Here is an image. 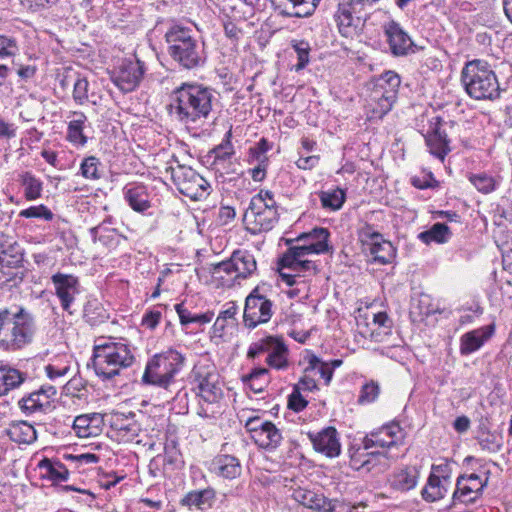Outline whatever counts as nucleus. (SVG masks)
I'll return each mask as SVG.
<instances>
[{"label":"nucleus","instance_id":"f704fd0d","mask_svg":"<svg viewBox=\"0 0 512 512\" xmlns=\"http://www.w3.org/2000/svg\"><path fill=\"white\" fill-rule=\"evenodd\" d=\"M472 185L483 194L492 193L501 182V177H493L485 172L470 174L468 177Z\"/></svg>","mask_w":512,"mask_h":512},{"label":"nucleus","instance_id":"0e129e2a","mask_svg":"<svg viewBox=\"0 0 512 512\" xmlns=\"http://www.w3.org/2000/svg\"><path fill=\"white\" fill-rule=\"evenodd\" d=\"M316 386V381L313 379V377H311L309 373H305V375L294 386V388L299 391H312L316 388Z\"/></svg>","mask_w":512,"mask_h":512},{"label":"nucleus","instance_id":"3c124183","mask_svg":"<svg viewBox=\"0 0 512 512\" xmlns=\"http://www.w3.org/2000/svg\"><path fill=\"white\" fill-rule=\"evenodd\" d=\"M18 52L19 47L15 38L0 35V60L14 57Z\"/></svg>","mask_w":512,"mask_h":512},{"label":"nucleus","instance_id":"774afa93","mask_svg":"<svg viewBox=\"0 0 512 512\" xmlns=\"http://www.w3.org/2000/svg\"><path fill=\"white\" fill-rule=\"evenodd\" d=\"M175 309L182 325H188L193 322L194 315L183 304H177Z\"/></svg>","mask_w":512,"mask_h":512},{"label":"nucleus","instance_id":"b1692460","mask_svg":"<svg viewBox=\"0 0 512 512\" xmlns=\"http://www.w3.org/2000/svg\"><path fill=\"white\" fill-rule=\"evenodd\" d=\"M104 426V417L100 413L82 414L73 420V430L79 438L100 435Z\"/></svg>","mask_w":512,"mask_h":512},{"label":"nucleus","instance_id":"393cba45","mask_svg":"<svg viewBox=\"0 0 512 512\" xmlns=\"http://www.w3.org/2000/svg\"><path fill=\"white\" fill-rule=\"evenodd\" d=\"M199 395L209 403H214L222 396L219 375L214 371L197 372Z\"/></svg>","mask_w":512,"mask_h":512},{"label":"nucleus","instance_id":"4d7b16f0","mask_svg":"<svg viewBox=\"0 0 512 512\" xmlns=\"http://www.w3.org/2000/svg\"><path fill=\"white\" fill-rule=\"evenodd\" d=\"M411 183L414 187L419 189L431 188L437 184L432 173H424L422 176H413Z\"/></svg>","mask_w":512,"mask_h":512},{"label":"nucleus","instance_id":"052dcab7","mask_svg":"<svg viewBox=\"0 0 512 512\" xmlns=\"http://www.w3.org/2000/svg\"><path fill=\"white\" fill-rule=\"evenodd\" d=\"M157 458L162 459L164 464L168 463L177 467L183 463L180 450H164V453L157 455Z\"/></svg>","mask_w":512,"mask_h":512},{"label":"nucleus","instance_id":"20e7f679","mask_svg":"<svg viewBox=\"0 0 512 512\" xmlns=\"http://www.w3.org/2000/svg\"><path fill=\"white\" fill-rule=\"evenodd\" d=\"M134 361V354L126 343L108 340L94 346L93 366L96 374L103 379L119 375Z\"/></svg>","mask_w":512,"mask_h":512},{"label":"nucleus","instance_id":"09e8293b","mask_svg":"<svg viewBox=\"0 0 512 512\" xmlns=\"http://www.w3.org/2000/svg\"><path fill=\"white\" fill-rule=\"evenodd\" d=\"M380 393L379 384L373 380L364 384L361 388L360 395L358 398L359 404H370L374 402Z\"/></svg>","mask_w":512,"mask_h":512},{"label":"nucleus","instance_id":"4468645a","mask_svg":"<svg viewBox=\"0 0 512 512\" xmlns=\"http://www.w3.org/2000/svg\"><path fill=\"white\" fill-rule=\"evenodd\" d=\"M272 302L255 289L246 298L244 308V324L248 328H255L259 324L267 323L273 314Z\"/></svg>","mask_w":512,"mask_h":512},{"label":"nucleus","instance_id":"9b49d317","mask_svg":"<svg viewBox=\"0 0 512 512\" xmlns=\"http://www.w3.org/2000/svg\"><path fill=\"white\" fill-rule=\"evenodd\" d=\"M256 260L248 251L237 250L233 252L229 260L216 264L213 274L224 278V274L230 276L231 280L247 278L256 271Z\"/></svg>","mask_w":512,"mask_h":512},{"label":"nucleus","instance_id":"dca6fc26","mask_svg":"<svg viewBox=\"0 0 512 512\" xmlns=\"http://www.w3.org/2000/svg\"><path fill=\"white\" fill-rule=\"evenodd\" d=\"M145 68L140 60H124L113 76V82L123 92L133 91L141 82Z\"/></svg>","mask_w":512,"mask_h":512},{"label":"nucleus","instance_id":"412c9836","mask_svg":"<svg viewBox=\"0 0 512 512\" xmlns=\"http://www.w3.org/2000/svg\"><path fill=\"white\" fill-rule=\"evenodd\" d=\"M330 233L326 228H314L309 232L300 234L294 243L301 244L313 255L329 252L332 247L328 244Z\"/></svg>","mask_w":512,"mask_h":512},{"label":"nucleus","instance_id":"a19ab883","mask_svg":"<svg viewBox=\"0 0 512 512\" xmlns=\"http://www.w3.org/2000/svg\"><path fill=\"white\" fill-rule=\"evenodd\" d=\"M41 469H45V476L53 481L61 482L68 478V469L58 461L44 459L39 463Z\"/></svg>","mask_w":512,"mask_h":512},{"label":"nucleus","instance_id":"2eb2a0df","mask_svg":"<svg viewBox=\"0 0 512 512\" xmlns=\"http://www.w3.org/2000/svg\"><path fill=\"white\" fill-rule=\"evenodd\" d=\"M262 353L267 354L266 363L271 368L280 370L288 366V349L280 339L271 336L262 339L249 349L248 356L254 358Z\"/></svg>","mask_w":512,"mask_h":512},{"label":"nucleus","instance_id":"49530a36","mask_svg":"<svg viewBox=\"0 0 512 512\" xmlns=\"http://www.w3.org/2000/svg\"><path fill=\"white\" fill-rule=\"evenodd\" d=\"M11 439L19 444H32L36 440V431L33 426L23 423L10 430Z\"/></svg>","mask_w":512,"mask_h":512},{"label":"nucleus","instance_id":"a18cd8bd","mask_svg":"<svg viewBox=\"0 0 512 512\" xmlns=\"http://www.w3.org/2000/svg\"><path fill=\"white\" fill-rule=\"evenodd\" d=\"M23 261V253L18 245H11L0 251L1 267H18Z\"/></svg>","mask_w":512,"mask_h":512},{"label":"nucleus","instance_id":"c03bdc74","mask_svg":"<svg viewBox=\"0 0 512 512\" xmlns=\"http://www.w3.org/2000/svg\"><path fill=\"white\" fill-rule=\"evenodd\" d=\"M321 204L324 208L330 210H338L345 201V193L337 188L333 190L323 191L320 194Z\"/></svg>","mask_w":512,"mask_h":512},{"label":"nucleus","instance_id":"79ce46f5","mask_svg":"<svg viewBox=\"0 0 512 512\" xmlns=\"http://www.w3.org/2000/svg\"><path fill=\"white\" fill-rule=\"evenodd\" d=\"M450 235L449 227L446 224L435 223L429 230L420 233L419 238L425 243H430L431 241L444 243L448 241Z\"/></svg>","mask_w":512,"mask_h":512},{"label":"nucleus","instance_id":"e2e57ef3","mask_svg":"<svg viewBox=\"0 0 512 512\" xmlns=\"http://www.w3.org/2000/svg\"><path fill=\"white\" fill-rule=\"evenodd\" d=\"M269 149L268 142L265 139H261L256 147L250 149L253 157L256 158L258 162H264L266 160L265 152Z\"/></svg>","mask_w":512,"mask_h":512},{"label":"nucleus","instance_id":"5701e85b","mask_svg":"<svg viewBox=\"0 0 512 512\" xmlns=\"http://www.w3.org/2000/svg\"><path fill=\"white\" fill-rule=\"evenodd\" d=\"M433 120L431 122V129L425 138L426 144L432 155L444 161L445 156L450 152L449 140L445 131L441 129L440 118L435 117Z\"/></svg>","mask_w":512,"mask_h":512},{"label":"nucleus","instance_id":"ddd939ff","mask_svg":"<svg viewBox=\"0 0 512 512\" xmlns=\"http://www.w3.org/2000/svg\"><path fill=\"white\" fill-rule=\"evenodd\" d=\"M488 478H482L476 473L461 475L456 482V489L452 495L450 509H455L458 504H471L482 495Z\"/></svg>","mask_w":512,"mask_h":512},{"label":"nucleus","instance_id":"473e14b6","mask_svg":"<svg viewBox=\"0 0 512 512\" xmlns=\"http://www.w3.org/2000/svg\"><path fill=\"white\" fill-rule=\"evenodd\" d=\"M247 427L252 431L261 430V433L266 435L269 440L266 444H261V448H268L271 445H278L281 439V435L275 425L268 421H260L258 418L250 419L247 422Z\"/></svg>","mask_w":512,"mask_h":512},{"label":"nucleus","instance_id":"603ef678","mask_svg":"<svg viewBox=\"0 0 512 512\" xmlns=\"http://www.w3.org/2000/svg\"><path fill=\"white\" fill-rule=\"evenodd\" d=\"M84 318L91 324L104 319L105 315L102 306L97 301H89L84 307Z\"/></svg>","mask_w":512,"mask_h":512},{"label":"nucleus","instance_id":"69168bd1","mask_svg":"<svg viewBox=\"0 0 512 512\" xmlns=\"http://www.w3.org/2000/svg\"><path fill=\"white\" fill-rule=\"evenodd\" d=\"M12 69L14 67H17V74L18 76L21 78V79H30L32 78L35 73H36V68L34 66H30V65H19V64H16L14 61H12Z\"/></svg>","mask_w":512,"mask_h":512},{"label":"nucleus","instance_id":"a211bd4d","mask_svg":"<svg viewBox=\"0 0 512 512\" xmlns=\"http://www.w3.org/2000/svg\"><path fill=\"white\" fill-rule=\"evenodd\" d=\"M404 439L405 433L399 424L391 423L367 436L364 440V448L401 446L405 444Z\"/></svg>","mask_w":512,"mask_h":512},{"label":"nucleus","instance_id":"6e6552de","mask_svg":"<svg viewBox=\"0 0 512 512\" xmlns=\"http://www.w3.org/2000/svg\"><path fill=\"white\" fill-rule=\"evenodd\" d=\"M313 255L301 244L295 243L292 245L280 258V265L282 270L288 272H281V277L289 285L295 284L296 278L311 277L317 274L318 268L316 263L309 258Z\"/></svg>","mask_w":512,"mask_h":512},{"label":"nucleus","instance_id":"2f4dec72","mask_svg":"<svg viewBox=\"0 0 512 512\" xmlns=\"http://www.w3.org/2000/svg\"><path fill=\"white\" fill-rule=\"evenodd\" d=\"M292 498L306 508L317 510L323 508L325 496L314 491L298 487L293 490Z\"/></svg>","mask_w":512,"mask_h":512},{"label":"nucleus","instance_id":"37998d69","mask_svg":"<svg viewBox=\"0 0 512 512\" xmlns=\"http://www.w3.org/2000/svg\"><path fill=\"white\" fill-rule=\"evenodd\" d=\"M21 184L25 189L27 200H36L41 197L42 182L30 172H24L20 175Z\"/></svg>","mask_w":512,"mask_h":512},{"label":"nucleus","instance_id":"f3484780","mask_svg":"<svg viewBox=\"0 0 512 512\" xmlns=\"http://www.w3.org/2000/svg\"><path fill=\"white\" fill-rule=\"evenodd\" d=\"M363 242H367L370 246V254L374 261L380 264H387L392 261L395 250L391 242L382 238V235L373 231L372 227L366 226L360 233Z\"/></svg>","mask_w":512,"mask_h":512},{"label":"nucleus","instance_id":"7ed1b4c3","mask_svg":"<svg viewBox=\"0 0 512 512\" xmlns=\"http://www.w3.org/2000/svg\"><path fill=\"white\" fill-rule=\"evenodd\" d=\"M34 321L24 309L11 311L7 308L0 310V349L16 351L32 341Z\"/></svg>","mask_w":512,"mask_h":512},{"label":"nucleus","instance_id":"9d476101","mask_svg":"<svg viewBox=\"0 0 512 512\" xmlns=\"http://www.w3.org/2000/svg\"><path fill=\"white\" fill-rule=\"evenodd\" d=\"M167 172H170L171 179L183 195L199 200L209 194V183L191 167L177 164L169 167Z\"/></svg>","mask_w":512,"mask_h":512},{"label":"nucleus","instance_id":"bf43d9fd","mask_svg":"<svg viewBox=\"0 0 512 512\" xmlns=\"http://www.w3.org/2000/svg\"><path fill=\"white\" fill-rule=\"evenodd\" d=\"M212 152L215 154L216 161H225L234 154L233 146L229 140L215 147Z\"/></svg>","mask_w":512,"mask_h":512},{"label":"nucleus","instance_id":"13d9d810","mask_svg":"<svg viewBox=\"0 0 512 512\" xmlns=\"http://www.w3.org/2000/svg\"><path fill=\"white\" fill-rule=\"evenodd\" d=\"M307 404H308V402L301 395V391L294 388L293 392L289 396V400H288L289 408H291L292 410H294L296 412H299V411H302L307 406Z\"/></svg>","mask_w":512,"mask_h":512},{"label":"nucleus","instance_id":"c756f323","mask_svg":"<svg viewBox=\"0 0 512 512\" xmlns=\"http://www.w3.org/2000/svg\"><path fill=\"white\" fill-rule=\"evenodd\" d=\"M215 496V491L212 488L195 490L187 493L181 499L180 504L188 508L196 507L197 509L204 510L212 506Z\"/></svg>","mask_w":512,"mask_h":512},{"label":"nucleus","instance_id":"de8ad7c7","mask_svg":"<svg viewBox=\"0 0 512 512\" xmlns=\"http://www.w3.org/2000/svg\"><path fill=\"white\" fill-rule=\"evenodd\" d=\"M400 86V77L393 71H387L381 75L374 87H381L385 92H392L397 96V90Z\"/></svg>","mask_w":512,"mask_h":512},{"label":"nucleus","instance_id":"c85d7f7f","mask_svg":"<svg viewBox=\"0 0 512 512\" xmlns=\"http://www.w3.org/2000/svg\"><path fill=\"white\" fill-rule=\"evenodd\" d=\"M211 469L218 475L234 479L241 474V465L239 460L231 455H221L216 457L211 463Z\"/></svg>","mask_w":512,"mask_h":512},{"label":"nucleus","instance_id":"f257e3e1","mask_svg":"<svg viewBox=\"0 0 512 512\" xmlns=\"http://www.w3.org/2000/svg\"><path fill=\"white\" fill-rule=\"evenodd\" d=\"M212 92L201 85L183 83L172 93L170 113L181 123L199 125L212 110Z\"/></svg>","mask_w":512,"mask_h":512},{"label":"nucleus","instance_id":"0eeeda50","mask_svg":"<svg viewBox=\"0 0 512 512\" xmlns=\"http://www.w3.org/2000/svg\"><path fill=\"white\" fill-rule=\"evenodd\" d=\"M184 361V356L175 350L157 354L147 363L143 381L167 388L173 382L174 376L183 367Z\"/></svg>","mask_w":512,"mask_h":512},{"label":"nucleus","instance_id":"c9c22d12","mask_svg":"<svg viewBox=\"0 0 512 512\" xmlns=\"http://www.w3.org/2000/svg\"><path fill=\"white\" fill-rule=\"evenodd\" d=\"M87 118L82 112H73L72 119L68 125V139L69 141L84 145L87 138L83 134V127Z\"/></svg>","mask_w":512,"mask_h":512},{"label":"nucleus","instance_id":"58836bf2","mask_svg":"<svg viewBox=\"0 0 512 512\" xmlns=\"http://www.w3.org/2000/svg\"><path fill=\"white\" fill-rule=\"evenodd\" d=\"M417 480V469L415 467H409L397 472L394 475L392 485L398 490L408 491L416 486Z\"/></svg>","mask_w":512,"mask_h":512},{"label":"nucleus","instance_id":"864d4df0","mask_svg":"<svg viewBox=\"0 0 512 512\" xmlns=\"http://www.w3.org/2000/svg\"><path fill=\"white\" fill-rule=\"evenodd\" d=\"M20 216L25 218H44L51 220L53 217L52 212L44 205L32 206L20 212Z\"/></svg>","mask_w":512,"mask_h":512},{"label":"nucleus","instance_id":"4be33fe9","mask_svg":"<svg viewBox=\"0 0 512 512\" xmlns=\"http://www.w3.org/2000/svg\"><path fill=\"white\" fill-rule=\"evenodd\" d=\"M383 28L390 49L394 55L402 56L412 51L413 42L398 23L389 21Z\"/></svg>","mask_w":512,"mask_h":512},{"label":"nucleus","instance_id":"7c9ffc66","mask_svg":"<svg viewBox=\"0 0 512 512\" xmlns=\"http://www.w3.org/2000/svg\"><path fill=\"white\" fill-rule=\"evenodd\" d=\"M24 379V375L19 370L0 365V397L18 388Z\"/></svg>","mask_w":512,"mask_h":512},{"label":"nucleus","instance_id":"6ab92c4d","mask_svg":"<svg viewBox=\"0 0 512 512\" xmlns=\"http://www.w3.org/2000/svg\"><path fill=\"white\" fill-rule=\"evenodd\" d=\"M51 281L62 308L72 314L71 306L79 293L78 278L70 274L56 273L51 277Z\"/></svg>","mask_w":512,"mask_h":512},{"label":"nucleus","instance_id":"1a4fd4ad","mask_svg":"<svg viewBox=\"0 0 512 512\" xmlns=\"http://www.w3.org/2000/svg\"><path fill=\"white\" fill-rule=\"evenodd\" d=\"M379 0H339L335 13L338 30L344 37H352L362 24L367 10Z\"/></svg>","mask_w":512,"mask_h":512},{"label":"nucleus","instance_id":"6e6d98bb","mask_svg":"<svg viewBox=\"0 0 512 512\" xmlns=\"http://www.w3.org/2000/svg\"><path fill=\"white\" fill-rule=\"evenodd\" d=\"M295 51L297 52L298 56V63L295 66L296 71L302 70L307 63L309 62V45L305 42H299L295 45H293Z\"/></svg>","mask_w":512,"mask_h":512},{"label":"nucleus","instance_id":"5fc2aeb1","mask_svg":"<svg viewBox=\"0 0 512 512\" xmlns=\"http://www.w3.org/2000/svg\"><path fill=\"white\" fill-rule=\"evenodd\" d=\"M319 2L320 0H299V9H297V12H291V15L295 17L310 16L315 11Z\"/></svg>","mask_w":512,"mask_h":512},{"label":"nucleus","instance_id":"8fccbe9b","mask_svg":"<svg viewBox=\"0 0 512 512\" xmlns=\"http://www.w3.org/2000/svg\"><path fill=\"white\" fill-rule=\"evenodd\" d=\"M99 165L100 161L98 158L94 156L85 158L80 167L82 176L86 179H99Z\"/></svg>","mask_w":512,"mask_h":512},{"label":"nucleus","instance_id":"e433bc0d","mask_svg":"<svg viewBox=\"0 0 512 512\" xmlns=\"http://www.w3.org/2000/svg\"><path fill=\"white\" fill-rule=\"evenodd\" d=\"M21 409L27 413H34L37 411H46L51 408V403L47 397L43 398V394L39 391L31 393L29 396L19 401Z\"/></svg>","mask_w":512,"mask_h":512},{"label":"nucleus","instance_id":"aec40b11","mask_svg":"<svg viewBox=\"0 0 512 512\" xmlns=\"http://www.w3.org/2000/svg\"><path fill=\"white\" fill-rule=\"evenodd\" d=\"M451 484L450 476L445 473L442 466H432V472L428 478L427 484L422 489V497L428 502H434L442 499Z\"/></svg>","mask_w":512,"mask_h":512},{"label":"nucleus","instance_id":"ea45409f","mask_svg":"<svg viewBox=\"0 0 512 512\" xmlns=\"http://www.w3.org/2000/svg\"><path fill=\"white\" fill-rule=\"evenodd\" d=\"M242 379L253 392L260 393L269 383L268 369L255 368L249 374L243 376Z\"/></svg>","mask_w":512,"mask_h":512},{"label":"nucleus","instance_id":"bb28decb","mask_svg":"<svg viewBox=\"0 0 512 512\" xmlns=\"http://www.w3.org/2000/svg\"><path fill=\"white\" fill-rule=\"evenodd\" d=\"M395 100L396 96L392 92H385L381 87H374L369 101L372 117L381 119L391 110Z\"/></svg>","mask_w":512,"mask_h":512},{"label":"nucleus","instance_id":"423d86ee","mask_svg":"<svg viewBox=\"0 0 512 512\" xmlns=\"http://www.w3.org/2000/svg\"><path fill=\"white\" fill-rule=\"evenodd\" d=\"M246 229L252 234L271 230L278 221V211L274 195L261 190L253 196L243 217Z\"/></svg>","mask_w":512,"mask_h":512},{"label":"nucleus","instance_id":"4c0bfd02","mask_svg":"<svg viewBox=\"0 0 512 512\" xmlns=\"http://www.w3.org/2000/svg\"><path fill=\"white\" fill-rule=\"evenodd\" d=\"M309 437L314 448H340L337 431L334 427H327L315 435L309 434Z\"/></svg>","mask_w":512,"mask_h":512},{"label":"nucleus","instance_id":"f8f14e48","mask_svg":"<svg viewBox=\"0 0 512 512\" xmlns=\"http://www.w3.org/2000/svg\"><path fill=\"white\" fill-rule=\"evenodd\" d=\"M349 465L364 473L385 471L391 464L386 450H349Z\"/></svg>","mask_w":512,"mask_h":512},{"label":"nucleus","instance_id":"f03ea898","mask_svg":"<svg viewBox=\"0 0 512 512\" xmlns=\"http://www.w3.org/2000/svg\"><path fill=\"white\" fill-rule=\"evenodd\" d=\"M168 52L181 68L191 70L204 65L206 53L198 33L190 27L172 26L165 34Z\"/></svg>","mask_w":512,"mask_h":512},{"label":"nucleus","instance_id":"39448f33","mask_svg":"<svg viewBox=\"0 0 512 512\" xmlns=\"http://www.w3.org/2000/svg\"><path fill=\"white\" fill-rule=\"evenodd\" d=\"M461 82L467 94L476 100H494L500 95V87L494 71L481 60H472L464 66Z\"/></svg>","mask_w":512,"mask_h":512},{"label":"nucleus","instance_id":"338daca9","mask_svg":"<svg viewBox=\"0 0 512 512\" xmlns=\"http://www.w3.org/2000/svg\"><path fill=\"white\" fill-rule=\"evenodd\" d=\"M160 318L161 312L151 311L143 317L142 324L149 329H154L158 325Z\"/></svg>","mask_w":512,"mask_h":512},{"label":"nucleus","instance_id":"72a5a7b5","mask_svg":"<svg viewBox=\"0 0 512 512\" xmlns=\"http://www.w3.org/2000/svg\"><path fill=\"white\" fill-rule=\"evenodd\" d=\"M125 197L131 208L143 212L150 207L149 195L144 186H133L126 190Z\"/></svg>","mask_w":512,"mask_h":512},{"label":"nucleus","instance_id":"cd10ccee","mask_svg":"<svg viewBox=\"0 0 512 512\" xmlns=\"http://www.w3.org/2000/svg\"><path fill=\"white\" fill-rule=\"evenodd\" d=\"M95 86V84L91 85L86 78H77L73 89L74 100L80 105L85 103L100 104L102 95L96 91Z\"/></svg>","mask_w":512,"mask_h":512},{"label":"nucleus","instance_id":"680f3d73","mask_svg":"<svg viewBox=\"0 0 512 512\" xmlns=\"http://www.w3.org/2000/svg\"><path fill=\"white\" fill-rule=\"evenodd\" d=\"M278 8H281L287 15H291V12H297L299 9V0H273Z\"/></svg>","mask_w":512,"mask_h":512},{"label":"nucleus","instance_id":"a878e982","mask_svg":"<svg viewBox=\"0 0 512 512\" xmlns=\"http://www.w3.org/2000/svg\"><path fill=\"white\" fill-rule=\"evenodd\" d=\"M494 325H487L462 335L460 340V352L463 355H469L482 347V345L492 336Z\"/></svg>","mask_w":512,"mask_h":512}]
</instances>
